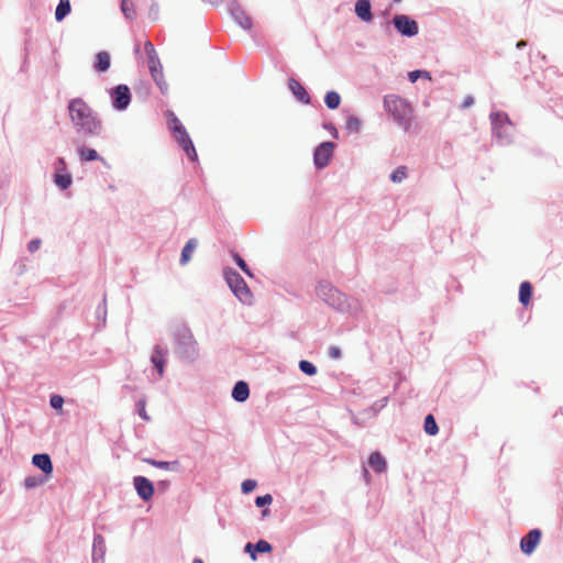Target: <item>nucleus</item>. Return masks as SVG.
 <instances>
[{
  "instance_id": "nucleus-25",
  "label": "nucleus",
  "mask_w": 563,
  "mask_h": 563,
  "mask_svg": "<svg viewBox=\"0 0 563 563\" xmlns=\"http://www.w3.org/2000/svg\"><path fill=\"white\" fill-rule=\"evenodd\" d=\"M423 428L426 433H428L429 435H435L438 433L439 428L432 415H428L426 417Z\"/></svg>"
},
{
  "instance_id": "nucleus-18",
  "label": "nucleus",
  "mask_w": 563,
  "mask_h": 563,
  "mask_svg": "<svg viewBox=\"0 0 563 563\" xmlns=\"http://www.w3.org/2000/svg\"><path fill=\"white\" fill-rule=\"evenodd\" d=\"M165 115L167 118L169 129L173 131V134H177L186 130L173 111H166Z\"/></svg>"
},
{
  "instance_id": "nucleus-40",
  "label": "nucleus",
  "mask_w": 563,
  "mask_h": 563,
  "mask_svg": "<svg viewBox=\"0 0 563 563\" xmlns=\"http://www.w3.org/2000/svg\"><path fill=\"white\" fill-rule=\"evenodd\" d=\"M147 463L152 464L153 466H156L158 468H164V470H168L169 467V462H161V461H155V460H146Z\"/></svg>"
},
{
  "instance_id": "nucleus-29",
  "label": "nucleus",
  "mask_w": 563,
  "mask_h": 563,
  "mask_svg": "<svg viewBox=\"0 0 563 563\" xmlns=\"http://www.w3.org/2000/svg\"><path fill=\"white\" fill-rule=\"evenodd\" d=\"M346 129L351 132H358L362 125L361 120L357 117L351 115L346 119Z\"/></svg>"
},
{
  "instance_id": "nucleus-14",
  "label": "nucleus",
  "mask_w": 563,
  "mask_h": 563,
  "mask_svg": "<svg viewBox=\"0 0 563 563\" xmlns=\"http://www.w3.org/2000/svg\"><path fill=\"white\" fill-rule=\"evenodd\" d=\"M151 361L157 368L159 377H162L165 367V351L161 346H156L152 353Z\"/></svg>"
},
{
  "instance_id": "nucleus-31",
  "label": "nucleus",
  "mask_w": 563,
  "mask_h": 563,
  "mask_svg": "<svg viewBox=\"0 0 563 563\" xmlns=\"http://www.w3.org/2000/svg\"><path fill=\"white\" fill-rule=\"evenodd\" d=\"M233 258L235 261V263L238 264V266L249 276H252V273L251 271L249 269V266L246 265L245 261L238 254V253H234L233 254Z\"/></svg>"
},
{
  "instance_id": "nucleus-47",
  "label": "nucleus",
  "mask_w": 563,
  "mask_h": 563,
  "mask_svg": "<svg viewBox=\"0 0 563 563\" xmlns=\"http://www.w3.org/2000/svg\"><path fill=\"white\" fill-rule=\"evenodd\" d=\"M525 45H526V43H525L523 41H521V42H519V43L517 44V46H518V47H521V46H525Z\"/></svg>"
},
{
  "instance_id": "nucleus-46",
  "label": "nucleus",
  "mask_w": 563,
  "mask_h": 563,
  "mask_svg": "<svg viewBox=\"0 0 563 563\" xmlns=\"http://www.w3.org/2000/svg\"><path fill=\"white\" fill-rule=\"evenodd\" d=\"M192 563H203L201 559H195Z\"/></svg>"
},
{
  "instance_id": "nucleus-8",
  "label": "nucleus",
  "mask_w": 563,
  "mask_h": 563,
  "mask_svg": "<svg viewBox=\"0 0 563 563\" xmlns=\"http://www.w3.org/2000/svg\"><path fill=\"white\" fill-rule=\"evenodd\" d=\"M134 487L137 492V495L143 500H150L154 495V486L153 484L143 476H135L133 479Z\"/></svg>"
},
{
  "instance_id": "nucleus-10",
  "label": "nucleus",
  "mask_w": 563,
  "mask_h": 563,
  "mask_svg": "<svg viewBox=\"0 0 563 563\" xmlns=\"http://www.w3.org/2000/svg\"><path fill=\"white\" fill-rule=\"evenodd\" d=\"M174 137L176 139L177 143L183 147L188 158L192 162L197 161V152L187 131L185 130L177 134H174Z\"/></svg>"
},
{
  "instance_id": "nucleus-50",
  "label": "nucleus",
  "mask_w": 563,
  "mask_h": 563,
  "mask_svg": "<svg viewBox=\"0 0 563 563\" xmlns=\"http://www.w3.org/2000/svg\"><path fill=\"white\" fill-rule=\"evenodd\" d=\"M395 2H399L400 0H394Z\"/></svg>"
},
{
  "instance_id": "nucleus-11",
  "label": "nucleus",
  "mask_w": 563,
  "mask_h": 563,
  "mask_svg": "<svg viewBox=\"0 0 563 563\" xmlns=\"http://www.w3.org/2000/svg\"><path fill=\"white\" fill-rule=\"evenodd\" d=\"M288 87L299 101L303 103L310 102L309 93L298 80L290 78L288 80Z\"/></svg>"
},
{
  "instance_id": "nucleus-3",
  "label": "nucleus",
  "mask_w": 563,
  "mask_h": 563,
  "mask_svg": "<svg viewBox=\"0 0 563 563\" xmlns=\"http://www.w3.org/2000/svg\"><path fill=\"white\" fill-rule=\"evenodd\" d=\"M223 274L229 287L235 296L243 302L250 301L252 295L241 275L232 268H225Z\"/></svg>"
},
{
  "instance_id": "nucleus-36",
  "label": "nucleus",
  "mask_w": 563,
  "mask_h": 563,
  "mask_svg": "<svg viewBox=\"0 0 563 563\" xmlns=\"http://www.w3.org/2000/svg\"><path fill=\"white\" fill-rule=\"evenodd\" d=\"M421 76H424V77H427V78H430L429 73H428V71H423V70H415V71H410V73H409V75H408L409 80H410L411 82H416V81H417V79H418L419 77H421Z\"/></svg>"
},
{
  "instance_id": "nucleus-24",
  "label": "nucleus",
  "mask_w": 563,
  "mask_h": 563,
  "mask_svg": "<svg viewBox=\"0 0 563 563\" xmlns=\"http://www.w3.org/2000/svg\"><path fill=\"white\" fill-rule=\"evenodd\" d=\"M70 12L69 0H59V3L55 11V18L57 21H62Z\"/></svg>"
},
{
  "instance_id": "nucleus-5",
  "label": "nucleus",
  "mask_w": 563,
  "mask_h": 563,
  "mask_svg": "<svg viewBox=\"0 0 563 563\" xmlns=\"http://www.w3.org/2000/svg\"><path fill=\"white\" fill-rule=\"evenodd\" d=\"M113 107L118 110L125 109L131 101V92L126 85H119L111 91Z\"/></svg>"
},
{
  "instance_id": "nucleus-45",
  "label": "nucleus",
  "mask_w": 563,
  "mask_h": 563,
  "mask_svg": "<svg viewBox=\"0 0 563 563\" xmlns=\"http://www.w3.org/2000/svg\"><path fill=\"white\" fill-rule=\"evenodd\" d=\"M208 1H209L210 3H212V4H217V3H219V2H220V0H208Z\"/></svg>"
},
{
  "instance_id": "nucleus-20",
  "label": "nucleus",
  "mask_w": 563,
  "mask_h": 563,
  "mask_svg": "<svg viewBox=\"0 0 563 563\" xmlns=\"http://www.w3.org/2000/svg\"><path fill=\"white\" fill-rule=\"evenodd\" d=\"M233 16L238 21V23L244 29L250 30L252 27L251 18L240 8H235L233 10Z\"/></svg>"
},
{
  "instance_id": "nucleus-38",
  "label": "nucleus",
  "mask_w": 563,
  "mask_h": 563,
  "mask_svg": "<svg viewBox=\"0 0 563 563\" xmlns=\"http://www.w3.org/2000/svg\"><path fill=\"white\" fill-rule=\"evenodd\" d=\"M144 49H145L147 57L157 55L153 44L150 41L145 42Z\"/></svg>"
},
{
  "instance_id": "nucleus-33",
  "label": "nucleus",
  "mask_w": 563,
  "mask_h": 563,
  "mask_svg": "<svg viewBox=\"0 0 563 563\" xmlns=\"http://www.w3.org/2000/svg\"><path fill=\"white\" fill-rule=\"evenodd\" d=\"M255 550L257 552H261V553L271 552L272 551V545L267 541H265V540H260L255 544Z\"/></svg>"
},
{
  "instance_id": "nucleus-1",
  "label": "nucleus",
  "mask_w": 563,
  "mask_h": 563,
  "mask_svg": "<svg viewBox=\"0 0 563 563\" xmlns=\"http://www.w3.org/2000/svg\"><path fill=\"white\" fill-rule=\"evenodd\" d=\"M68 112L77 132L88 135H98L101 132V121L84 99H71L68 103Z\"/></svg>"
},
{
  "instance_id": "nucleus-27",
  "label": "nucleus",
  "mask_w": 563,
  "mask_h": 563,
  "mask_svg": "<svg viewBox=\"0 0 563 563\" xmlns=\"http://www.w3.org/2000/svg\"><path fill=\"white\" fill-rule=\"evenodd\" d=\"M121 10L128 19H133L135 16V7L131 0H122Z\"/></svg>"
},
{
  "instance_id": "nucleus-6",
  "label": "nucleus",
  "mask_w": 563,
  "mask_h": 563,
  "mask_svg": "<svg viewBox=\"0 0 563 563\" xmlns=\"http://www.w3.org/2000/svg\"><path fill=\"white\" fill-rule=\"evenodd\" d=\"M333 147H334L333 143L324 142V143H321L316 148L314 155H313V161L318 168H323L329 164L330 158L332 156Z\"/></svg>"
},
{
  "instance_id": "nucleus-15",
  "label": "nucleus",
  "mask_w": 563,
  "mask_h": 563,
  "mask_svg": "<svg viewBox=\"0 0 563 563\" xmlns=\"http://www.w3.org/2000/svg\"><path fill=\"white\" fill-rule=\"evenodd\" d=\"M250 396L249 385L245 382H238L232 390V397L234 400L243 402Z\"/></svg>"
},
{
  "instance_id": "nucleus-17",
  "label": "nucleus",
  "mask_w": 563,
  "mask_h": 563,
  "mask_svg": "<svg viewBox=\"0 0 563 563\" xmlns=\"http://www.w3.org/2000/svg\"><path fill=\"white\" fill-rule=\"evenodd\" d=\"M111 58L108 52H99L96 56L95 68L98 71H107L110 68Z\"/></svg>"
},
{
  "instance_id": "nucleus-48",
  "label": "nucleus",
  "mask_w": 563,
  "mask_h": 563,
  "mask_svg": "<svg viewBox=\"0 0 563 563\" xmlns=\"http://www.w3.org/2000/svg\"><path fill=\"white\" fill-rule=\"evenodd\" d=\"M98 541H100V542L102 541V540H101V537L95 538V544H96Z\"/></svg>"
},
{
  "instance_id": "nucleus-28",
  "label": "nucleus",
  "mask_w": 563,
  "mask_h": 563,
  "mask_svg": "<svg viewBox=\"0 0 563 563\" xmlns=\"http://www.w3.org/2000/svg\"><path fill=\"white\" fill-rule=\"evenodd\" d=\"M405 178H407V167L406 166L397 167L390 175V179L394 183H401Z\"/></svg>"
},
{
  "instance_id": "nucleus-13",
  "label": "nucleus",
  "mask_w": 563,
  "mask_h": 563,
  "mask_svg": "<svg viewBox=\"0 0 563 563\" xmlns=\"http://www.w3.org/2000/svg\"><path fill=\"white\" fill-rule=\"evenodd\" d=\"M32 462L45 474H51L53 472V464L48 454H35Z\"/></svg>"
},
{
  "instance_id": "nucleus-44",
  "label": "nucleus",
  "mask_w": 563,
  "mask_h": 563,
  "mask_svg": "<svg viewBox=\"0 0 563 563\" xmlns=\"http://www.w3.org/2000/svg\"><path fill=\"white\" fill-rule=\"evenodd\" d=\"M252 548H253L252 543H247L245 547V550L250 552Z\"/></svg>"
},
{
  "instance_id": "nucleus-7",
  "label": "nucleus",
  "mask_w": 563,
  "mask_h": 563,
  "mask_svg": "<svg viewBox=\"0 0 563 563\" xmlns=\"http://www.w3.org/2000/svg\"><path fill=\"white\" fill-rule=\"evenodd\" d=\"M148 69L152 78L157 86L163 90L166 88V82L163 76V67L157 55L147 57Z\"/></svg>"
},
{
  "instance_id": "nucleus-30",
  "label": "nucleus",
  "mask_w": 563,
  "mask_h": 563,
  "mask_svg": "<svg viewBox=\"0 0 563 563\" xmlns=\"http://www.w3.org/2000/svg\"><path fill=\"white\" fill-rule=\"evenodd\" d=\"M299 368L307 375L312 376L317 373L316 366L308 361H300Z\"/></svg>"
},
{
  "instance_id": "nucleus-37",
  "label": "nucleus",
  "mask_w": 563,
  "mask_h": 563,
  "mask_svg": "<svg viewBox=\"0 0 563 563\" xmlns=\"http://www.w3.org/2000/svg\"><path fill=\"white\" fill-rule=\"evenodd\" d=\"M64 399L58 395H54L51 397V406L55 409H60L63 407Z\"/></svg>"
},
{
  "instance_id": "nucleus-19",
  "label": "nucleus",
  "mask_w": 563,
  "mask_h": 563,
  "mask_svg": "<svg viewBox=\"0 0 563 563\" xmlns=\"http://www.w3.org/2000/svg\"><path fill=\"white\" fill-rule=\"evenodd\" d=\"M532 297V286L529 282H523L519 288V300L523 306H528Z\"/></svg>"
},
{
  "instance_id": "nucleus-16",
  "label": "nucleus",
  "mask_w": 563,
  "mask_h": 563,
  "mask_svg": "<svg viewBox=\"0 0 563 563\" xmlns=\"http://www.w3.org/2000/svg\"><path fill=\"white\" fill-rule=\"evenodd\" d=\"M368 464L377 473L384 472L387 466L386 460L379 452H374L369 455Z\"/></svg>"
},
{
  "instance_id": "nucleus-43",
  "label": "nucleus",
  "mask_w": 563,
  "mask_h": 563,
  "mask_svg": "<svg viewBox=\"0 0 563 563\" xmlns=\"http://www.w3.org/2000/svg\"><path fill=\"white\" fill-rule=\"evenodd\" d=\"M473 103V98L472 97H467L463 103V108H467L470 107L471 104Z\"/></svg>"
},
{
  "instance_id": "nucleus-39",
  "label": "nucleus",
  "mask_w": 563,
  "mask_h": 563,
  "mask_svg": "<svg viewBox=\"0 0 563 563\" xmlns=\"http://www.w3.org/2000/svg\"><path fill=\"white\" fill-rule=\"evenodd\" d=\"M55 173H64L66 170V164L64 158L59 157L55 162Z\"/></svg>"
},
{
  "instance_id": "nucleus-4",
  "label": "nucleus",
  "mask_w": 563,
  "mask_h": 563,
  "mask_svg": "<svg viewBox=\"0 0 563 563\" xmlns=\"http://www.w3.org/2000/svg\"><path fill=\"white\" fill-rule=\"evenodd\" d=\"M397 31L405 36H413L418 34V24L407 15H396L393 20Z\"/></svg>"
},
{
  "instance_id": "nucleus-34",
  "label": "nucleus",
  "mask_w": 563,
  "mask_h": 563,
  "mask_svg": "<svg viewBox=\"0 0 563 563\" xmlns=\"http://www.w3.org/2000/svg\"><path fill=\"white\" fill-rule=\"evenodd\" d=\"M273 501V498L271 495H265V496H258L256 497L255 499V504L257 507H263L265 505H271Z\"/></svg>"
},
{
  "instance_id": "nucleus-49",
  "label": "nucleus",
  "mask_w": 563,
  "mask_h": 563,
  "mask_svg": "<svg viewBox=\"0 0 563 563\" xmlns=\"http://www.w3.org/2000/svg\"><path fill=\"white\" fill-rule=\"evenodd\" d=\"M267 514H268L267 509L263 510V516H266Z\"/></svg>"
},
{
  "instance_id": "nucleus-35",
  "label": "nucleus",
  "mask_w": 563,
  "mask_h": 563,
  "mask_svg": "<svg viewBox=\"0 0 563 563\" xmlns=\"http://www.w3.org/2000/svg\"><path fill=\"white\" fill-rule=\"evenodd\" d=\"M255 487H256V482L253 479H246L242 483V492L245 494L253 492L255 489Z\"/></svg>"
},
{
  "instance_id": "nucleus-2",
  "label": "nucleus",
  "mask_w": 563,
  "mask_h": 563,
  "mask_svg": "<svg viewBox=\"0 0 563 563\" xmlns=\"http://www.w3.org/2000/svg\"><path fill=\"white\" fill-rule=\"evenodd\" d=\"M384 108L405 131L411 129L413 123V109L406 99L394 93L387 95L384 98Z\"/></svg>"
},
{
  "instance_id": "nucleus-26",
  "label": "nucleus",
  "mask_w": 563,
  "mask_h": 563,
  "mask_svg": "<svg viewBox=\"0 0 563 563\" xmlns=\"http://www.w3.org/2000/svg\"><path fill=\"white\" fill-rule=\"evenodd\" d=\"M324 101H325V104L328 106V108L336 109L340 106L341 98H340V95L338 92L329 91L325 95Z\"/></svg>"
},
{
  "instance_id": "nucleus-9",
  "label": "nucleus",
  "mask_w": 563,
  "mask_h": 563,
  "mask_svg": "<svg viewBox=\"0 0 563 563\" xmlns=\"http://www.w3.org/2000/svg\"><path fill=\"white\" fill-rule=\"evenodd\" d=\"M541 539V531L538 529H533L526 534L520 542L521 551L526 554H531L537 545L539 544Z\"/></svg>"
},
{
  "instance_id": "nucleus-42",
  "label": "nucleus",
  "mask_w": 563,
  "mask_h": 563,
  "mask_svg": "<svg viewBox=\"0 0 563 563\" xmlns=\"http://www.w3.org/2000/svg\"><path fill=\"white\" fill-rule=\"evenodd\" d=\"M330 355H331L333 358H338V357H340V356H341V351H340V349H339V347H336V346H332V347L330 349Z\"/></svg>"
},
{
  "instance_id": "nucleus-41",
  "label": "nucleus",
  "mask_w": 563,
  "mask_h": 563,
  "mask_svg": "<svg viewBox=\"0 0 563 563\" xmlns=\"http://www.w3.org/2000/svg\"><path fill=\"white\" fill-rule=\"evenodd\" d=\"M41 246V241L38 239H35V240H32L29 245H27V249L31 253L37 251Z\"/></svg>"
},
{
  "instance_id": "nucleus-22",
  "label": "nucleus",
  "mask_w": 563,
  "mask_h": 563,
  "mask_svg": "<svg viewBox=\"0 0 563 563\" xmlns=\"http://www.w3.org/2000/svg\"><path fill=\"white\" fill-rule=\"evenodd\" d=\"M78 154L82 162H91L99 159L98 153L93 148H89L86 146L78 147Z\"/></svg>"
},
{
  "instance_id": "nucleus-32",
  "label": "nucleus",
  "mask_w": 563,
  "mask_h": 563,
  "mask_svg": "<svg viewBox=\"0 0 563 563\" xmlns=\"http://www.w3.org/2000/svg\"><path fill=\"white\" fill-rule=\"evenodd\" d=\"M145 406H146L145 400H143V399L139 400L137 401V412L143 420L148 421L150 416L146 412Z\"/></svg>"
},
{
  "instance_id": "nucleus-12",
  "label": "nucleus",
  "mask_w": 563,
  "mask_h": 563,
  "mask_svg": "<svg viewBox=\"0 0 563 563\" xmlns=\"http://www.w3.org/2000/svg\"><path fill=\"white\" fill-rule=\"evenodd\" d=\"M355 13L364 22H372L373 14L371 2L368 0H357L355 3Z\"/></svg>"
},
{
  "instance_id": "nucleus-21",
  "label": "nucleus",
  "mask_w": 563,
  "mask_h": 563,
  "mask_svg": "<svg viewBox=\"0 0 563 563\" xmlns=\"http://www.w3.org/2000/svg\"><path fill=\"white\" fill-rule=\"evenodd\" d=\"M197 244L198 243H197V241L195 239H190L186 243L185 247L183 249L181 257H180V263L183 265H186L190 261V258H191V256H192V254H194V252H195V250L197 247Z\"/></svg>"
},
{
  "instance_id": "nucleus-23",
  "label": "nucleus",
  "mask_w": 563,
  "mask_h": 563,
  "mask_svg": "<svg viewBox=\"0 0 563 563\" xmlns=\"http://www.w3.org/2000/svg\"><path fill=\"white\" fill-rule=\"evenodd\" d=\"M54 181L60 189H67L71 185V176L67 173H55Z\"/></svg>"
}]
</instances>
